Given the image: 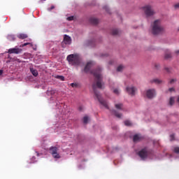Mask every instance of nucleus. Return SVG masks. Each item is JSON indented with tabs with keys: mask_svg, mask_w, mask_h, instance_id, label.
<instances>
[{
	"mask_svg": "<svg viewBox=\"0 0 179 179\" xmlns=\"http://www.w3.org/2000/svg\"><path fill=\"white\" fill-rule=\"evenodd\" d=\"M93 65H94V63H93V62H88L85 67V72H90V69L92 68V66H93Z\"/></svg>",
	"mask_w": 179,
	"mask_h": 179,
	"instance_id": "obj_10",
	"label": "nucleus"
},
{
	"mask_svg": "<svg viewBox=\"0 0 179 179\" xmlns=\"http://www.w3.org/2000/svg\"><path fill=\"white\" fill-rule=\"evenodd\" d=\"M34 50H36V48H34Z\"/></svg>",
	"mask_w": 179,
	"mask_h": 179,
	"instance_id": "obj_38",
	"label": "nucleus"
},
{
	"mask_svg": "<svg viewBox=\"0 0 179 179\" xmlns=\"http://www.w3.org/2000/svg\"><path fill=\"white\" fill-rule=\"evenodd\" d=\"M142 139V137L139 134H136L134 136L133 141L134 142H139Z\"/></svg>",
	"mask_w": 179,
	"mask_h": 179,
	"instance_id": "obj_12",
	"label": "nucleus"
},
{
	"mask_svg": "<svg viewBox=\"0 0 179 179\" xmlns=\"http://www.w3.org/2000/svg\"><path fill=\"white\" fill-rule=\"evenodd\" d=\"M18 38H21L22 40H24V38H27V35L24 34H20L17 35Z\"/></svg>",
	"mask_w": 179,
	"mask_h": 179,
	"instance_id": "obj_14",
	"label": "nucleus"
},
{
	"mask_svg": "<svg viewBox=\"0 0 179 179\" xmlns=\"http://www.w3.org/2000/svg\"><path fill=\"white\" fill-rule=\"evenodd\" d=\"M91 73H93L95 78V83L93 84V90L95 96L99 100V103H101V104L103 106V107H105L106 108H108V104H107V101H103V99H101V97L100 96V94H99V92L96 91V87L98 89H103V85L101 84V79H103V78L101 77V69H99Z\"/></svg>",
	"mask_w": 179,
	"mask_h": 179,
	"instance_id": "obj_1",
	"label": "nucleus"
},
{
	"mask_svg": "<svg viewBox=\"0 0 179 179\" xmlns=\"http://www.w3.org/2000/svg\"><path fill=\"white\" fill-rule=\"evenodd\" d=\"M64 44L69 45L71 43V36L65 35L64 38Z\"/></svg>",
	"mask_w": 179,
	"mask_h": 179,
	"instance_id": "obj_11",
	"label": "nucleus"
},
{
	"mask_svg": "<svg viewBox=\"0 0 179 179\" xmlns=\"http://www.w3.org/2000/svg\"><path fill=\"white\" fill-rule=\"evenodd\" d=\"M7 38L8 40H9V41H15V40H16L15 35H12V34L8 35Z\"/></svg>",
	"mask_w": 179,
	"mask_h": 179,
	"instance_id": "obj_13",
	"label": "nucleus"
},
{
	"mask_svg": "<svg viewBox=\"0 0 179 179\" xmlns=\"http://www.w3.org/2000/svg\"><path fill=\"white\" fill-rule=\"evenodd\" d=\"M50 153L54 159H60L61 156L58 154V148L57 147H51Z\"/></svg>",
	"mask_w": 179,
	"mask_h": 179,
	"instance_id": "obj_4",
	"label": "nucleus"
},
{
	"mask_svg": "<svg viewBox=\"0 0 179 179\" xmlns=\"http://www.w3.org/2000/svg\"><path fill=\"white\" fill-rule=\"evenodd\" d=\"M153 82H155V83H162V80H159V79H155L153 80Z\"/></svg>",
	"mask_w": 179,
	"mask_h": 179,
	"instance_id": "obj_25",
	"label": "nucleus"
},
{
	"mask_svg": "<svg viewBox=\"0 0 179 179\" xmlns=\"http://www.w3.org/2000/svg\"><path fill=\"white\" fill-rule=\"evenodd\" d=\"M138 156L143 159L145 160L148 157V150L146 148L143 149L138 152Z\"/></svg>",
	"mask_w": 179,
	"mask_h": 179,
	"instance_id": "obj_7",
	"label": "nucleus"
},
{
	"mask_svg": "<svg viewBox=\"0 0 179 179\" xmlns=\"http://www.w3.org/2000/svg\"><path fill=\"white\" fill-rule=\"evenodd\" d=\"M31 72L34 76H37L38 75L37 70H34V69H31Z\"/></svg>",
	"mask_w": 179,
	"mask_h": 179,
	"instance_id": "obj_15",
	"label": "nucleus"
},
{
	"mask_svg": "<svg viewBox=\"0 0 179 179\" xmlns=\"http://www.w3.org/2000/svg\"><path fill=\"white\" fill-rule=\"evenodd\" d=\"M67 61L70 65H79L80 64V57L78 55H69L67 56Z\"/></svg>",
	"mask_w": 179,
	"mask_h": 179,
	"instance_id": "obj_2",
	"label": "nucleus"
},
{
	"mask_svg": "<svg viewBox=\"0 0 179 179\" xmlns=\"http://www.w3.org/2000/svg\"><path fill=\"white\" fill-rule=\"evenodd\" d=\"M67 20H69V21L73 20V16L67 17Z\"/></svg>",
	"mask_w": 179,
	"mask_h": 179,
	"instance_id": "obj_32",
	"label": "nucleus"
},
{
	"mask_svg": "<svg viewBox=\"0 0 179 179\" xmlns=\"http://www.w3.org/2000/svg\"><path fill=\"white\" fill-rule=\"evenodd\" d=\"M113 114L115 115V117H117V118H121V117H122V115L117 113V112L115 110L113 111Z\"/></svg>",
	"mask_w": 179,
	"mask_h": 179,
	"instance_id": "obj_16",
	"label": "nucleus"
},
{
	"mask_svg": "<svg viewBox=\"0 0 179 179\" xmlns=\"http://www.w3.org/2000/svg\"><path fill=\"white\" fill-rule=\"evenodd\" d=\"M175 9H179V3H177L176 4L174 5Z\"/></svg>",
	"mask_w": 179,
	"mask_h": 179,
	"instance_id": "obj_28",
	"label": "nucleus"
},
{
	"mask_svg": "<svg viewBox=\"0 0 179 179\" xmlns=\"http://www.w3.org/2000/svg\"><path fill=\"white\" fill-rule=\"evenodd\" d=\"M57 79H60V80H65V77L62 76H57L56 77Z\"/></svg>",
	"mask_w": 179,
	"mask_h": 179,
	"instance_id": "obj_23",
	"label": "nucleus"
},
{
	"mask_svg": "<svg viewBox=\"0 0 179 179\" xmlns=\"http://www.w3.org/2000/svg\"><path fill=\"white\" fill-rule=\"evenodd\" d=\"M143 10H144L146 16H152V15H155V11L150 6H146L143 7Z\"/></svg>",
	"mask_w": 179,
	"mask_h": 179,
	"instance_id": "obj_5",
	"label": "nucleus"
},
{
	"mask_svg": "<svg viewBox=\"0 0 179 179\" xmlns=\"http://www.w3.org/2000/svg\"><path fill=\"white\" fill-rule=\"evenodd\" d=\"M146 96L148 99H153L156 96V92L155 90H148L146 92Z\"/></svg>",
	"mask_w": 179,
	"mask_h": 179,
	"instance_id": "obj_8",
	"label": "nucleus"
},
{
	"mask_svg": "<svg viewBox=\"0 0 179 179\" xmlns=\"http://www.w3.org/2000/svg\"><path fill=\"white\" fill-rule=\"evenodd\" d=\"M170 141H174V134L170 136Z\"/></svg>",
	"mask_w": 179,
	"mask_h": 179,
	"instance_id": "obj_30",
	"label": "nucleus"
},
{
	"mask_svg": "<svg viewBox=\"0 0 179 179\" xmlns=\"http://www.w3.org/2000/svg\"><path fill=\"white\" fill-rule=\"evenodd\" d=\"M176 79H172V80H170L169 83H170L171 85H173L174 83H176Z\"/></svg>",
	"mask_w": 179,
	"mask_h": 179,
	"instance_id": "obj_27",
	"label": "nucleus"
},
{
	"mask_svg": "<svg viewBox=\"0 0 179 179\" xmlns=\"http://www.w3.org/2000/svg\"><path fill=\"white\" fill-rule=\"evenodd\" d=\"M26 45H33V44L30 43H25L23 45H22L21 47H26Z\"/></svg>",
	"mask_w": 179,
	"mask_h": 179,
	"instance_id": "obj_24",
	"label": "nucleus"
},
{
	"mask_svg": "<svg viewBox=\"0 0 179 179\" xmlns=\"http://www.w3.org/2000/svg\"><path fill=\"white\" fill-rule=\"evenodd\" d=\"M170 106H173L174 104V97H171L169 101Z\"/></svg>",
	"mask_w": 179,
	"mask_h": 179,
	"instance_id": "obj_21",
	"label": "nucleus"
},
{
	"mask_svg": "<svg viewBox=\"0 0 179 179\" xmlns=\"http://www.w3.org/2000/svg\"><path fill=\"white\" fill-rule=\"evenodd\" d=\"M122 69H124V66L120 65L117 67V72H121V71H122Z\"/></svg>",
	"mask_w": 179,
	"mask_h": 179,
	"instance_id": "obj_20",
	"label": "nucleus"
},
{
	"mask_svg": "<svg viewBox=\"0 0 179 179\" xmlns=\"http://www.w3.org/2000/svg\"><path fill=\"white\" fill-rule=\"evenodd\" d=\"M169 92H174V88H169Z\"/></svg>",
	"mask_w": 179,
	"mask_h": 179,
	"instance_id": "obj_33",
	"label": "nucleus"
},
{
	"mask_svg": "<svg viewBox=\"0 0 179 179\" xmlns=\"http://www.w3.org/2000/svg\"><path fill=\"white\" fill-rule=\"evenodd\" d=\"M55 6H51V8H48V10L51 11V10H52V9H55Z\"/></svg>",
	"mask_w": 179,
	"mask_h": 179,
	"instance_id": "obj_31",
	"label": "nucleus"
},
{
	"mask_svg": "<svg viewBox=\"0 0 179 179\" xmlns=\"http://www.w3.org/2000/svg\"><path fill=\"white\" fill-rule=\"evenodd\" d=\"M22 50L17 48V47H15L13 48H10L8 49V54H20V52H22Z\"/></svg>",
	"mask_w": 179,
	"mask_h": 179,
	"instance_id": "obj_6",
	"label": "nucleus"
},
{
	"mask_svg": "<svg viewBox=\"0 0 179 179\" xmlns=\"http://www.w3.org/2000/svg\"><path fill=\"white\" fill-rule=\"evenodd\" d=\"M113 93H115V94H120V91L117 89H115Z\"/></svg>",
	"mask_w": 179,
	"mask_h": 179,
	"instance_id": "obj_26",
	"label": "nucleus"
},
{
	"mask_svg": "<svg viewBox=\"0 0 179 179\" xmlns=\"http://www.w3.org/2000/svg\"><path fill=\"white\" fill-rule=\"evenodd\" d=\"M152 34H160L163 33V27L160 25V20H155L152 24Z\"/></svg>",
	"mask_w": 179,
	"mask_h": 179,
	"instance_id": "obj_3",
	"label": "nucleus"
},
{
	"mask_svg": "<svg viewBox=\"0 0 179 179\" xmlns=\"http://www.w3.org/2000/svg\"><path fill=\"white\" fill-rule=\"evenodd\" d=\"M2 73H3V71L0 70V76H1V75H2Z\"/></svg>",
	"mask_w": 179,
	"mask_h": 179,
	"instance_id": "obj_35",
	"label": "nucleus"
},
{
	"mask_svg": "<svg viewBox=\"0 0 179 179\" xmlns=\"http://www.w3.org/2000/svg\"><path fill=\"white\" fill-rule=\"evenodd\" d=\"M94 23H98L99 21L96 19H94Z\"/></svg>",
	"mask_w": 179,
	"mask_h": 179,
	"instance_id": "obj_34",
	"label": "nucleus"
},
{
	"mask_svg": "<svg viewBox=\"0 0 179 179\" xmlns=\"http://www.w3.org/2000/svg\"><path fill=\"white\" fill-rule=\"evenodd\" d=\"M126 91L129 94H131V96H134L135 94V92H136V89L134 87H127L126 88Z\"/></svg>",
	"mask_w": 179,
	"mask_h": 179,
	"instance_id": "obj_9",
	"label": "nucleus"
},
{
	"mask_svg": "<svg viewBox=\"0 0 179 179\" xmlns=\"http://www.w3.org/2000/svg\"><path fill=\"white\" fill-rule=\"evenodd\" d=\"M124 125H126V127H131V125H132V123H131L129 120H126L124 121Z\"/></svg>",
	"mask_w": 179,
	"mask_h": 179,
	"instance_id": "obj_18",
	"label": "nucleus"
},
{
	"mask_svg": "<svg viewBox=\"0 0 179 179\" xmlns=\"http://www.w3.org/2000/svg\"><path fill=\"white\" fill-rule=\"evenodd\" d=\"M173 151L175 153H179V147H174Z\"/></svg>",
	"mask_w": 179,
	"mask_h": 179,
	"instance_id": "obj_22",
	"label": "nucleus"
},
{
	"mask_svg": "<svg viewBox=\"0 0 179 179\" xmlns=\"http://www.w3.org/2000/svg\"><path fill=\"white\" fill-rule=\"evenodd\" d=\"M113 34L115 36V34H118V30L115 29L113 31Z\"/></svg>",
	"mask_w": 179,
	"mask_h": 179,
	"instance_id": "obj_29",
	"label": "nucleus"
},
{
	"mask_svg": "<svg viewBox=\"0 0 179 179\" xmlns=\"http://www.w3.org/2000/svg\"><path fill=\"white\" fill-rule=\"evenodd\" d=\"M115 108H117V110H122V103L115 104Z\"/></svg>",
	"mask_w": 179,
	"mask_h": 179,
	"instance_id": "obj_17",
	"label": "nucleus"
},
{
	"mask_svg": "<svg viewBox=\"0 0 179 179\" xmlns=\"http://www.w3.org/2000/svg\"><path fill=\"white\" fill-rule=\"evenodd\" d=\"M169 57L165 56V58H169Z\"/></svg>",
	"mask_w": 179,
	"mask_h": 179,
	"instance_id": "obj_37",
	"label": "nucleus"
},
{
	"mask_svg": "<svg viewBox=\"0 0 179 179\" xmlns=\"http://www.w3.org/2000/svg\"><path fill=\"white\" fill-rule=\"evenodd\" d=\"M73 85H74L73 83H71V86H73Z\"/></svg>",
	"mask_w": 179,
	"mask_h": 179,
	"instance_id": "obj_36",
	"label": "nucleus"
},
{
	"mask_svg": "<svg viewBox=\"0 0 179 179\" xmlns=\"http://www.w3.org/2000/svg\"><path fill=\"white\" fill-rule=\"evenodd\" d=\"M89 121V117H87V116H85L84 117H83V123L84 124H87V122Z\"/></svg>",
	"mask_w": 179,
	"mask_h": 179,
	"instance_id": "obj_19",
	"label": "nucleus"
}]
</instances>
